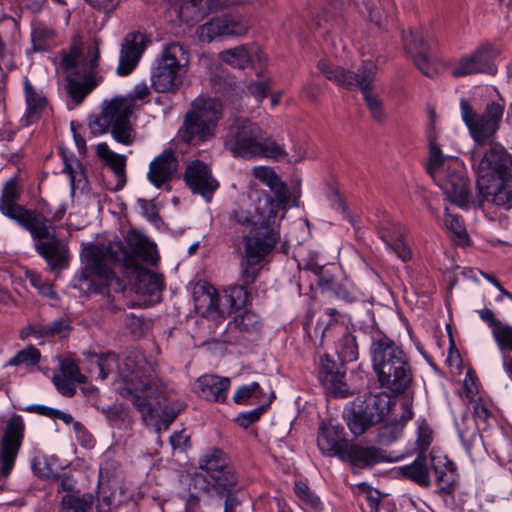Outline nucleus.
I'll use <instances>...</instances> for the list:
<instances>
[{"label":"nucleus","instance_id":"obj_1","mask_svg":"<svg viewBox=\"0 0 512 512\" xmlns=\"http://www.w3.org/2000/svg\"><path fill=\"white\" fill-rule=\"evenodd\" d=\"M120 377L118 393L131 401L146 424L159 418L167 429L183 410L182 404L168 401L158 380L145 363H136L131 357H127L120 368Z\"/></svg>","mask_w":512,"mask_h":512},{"label":"nucleus","instance_id":"obj_2","mask_svg":"<svg viewBox=\"0 0 512 512\" xmlns=\"http://www.w3.org/2000/svg\"><path fill=\"white\" fill-rule=\"evenodd\" d=\"M198 471L189 483V500L200 501V495L224 499V512H235L240 475L229 455L220 448H210L200 456Z\"/></svg>","mask_w":512,"mask_h":512},{"label":"nucleus","instance_id":"obj_3","mask_svg":"<svg viewBox=\"0 0 512 512\" xmlns=\"http://www.w3.org/2000/svg\"><path fill=\"white\" fill-rule=\"evenodd\" d=\"M370 357L378 382L392 396H413L414 373L410 356L374 323L369 328Z\"/></svg>","mask_w":512,"mask_h":512},{"label":"nucleus","instance_id":"obj_4","mask_svg":"<svg viewBox=\"0 0 512 512\" xmlns=\"http://www.w3.org/2000/svg\"><path fill=\"white\" fill-rule=\"evenodd\" d=\"M479 205L491 202L512 207V156L501 145L492 146L480 159L477 169Z\"/></svg>","mask_w":512,"mask_h":512},{"label":"nucleus","instance_id":"obj_5","mask_svg":"<svg viewBox=\"0 0 512 512\" xmlns=\"http://www.w3.org/2000/svg\"><path fill=\"white\" fill-rule=\"evenodd\" d=\"M100 52L98 47L88 48L83 46L81 37L75 36L66 51V94L69 96L72 106L81 105L103 81L99 74Z\"/></svg>","mask_w":512,"mask_h":512},{"label":"nucleus","instance_id":"obj_6","mask_svg":"<svg viewBox=\"0 0 512 512\" xmlns=\"http://www.w3.org/2000/svg\"><path fill=\"white\" fill-rule=\"evenodd\" d=\"M225 147L235 157L252 159L266 157L283 159L287 153L256 122L245 117H236L228 127Z\"/></svg>","mask_w":512,"mask_h":512},{"label":"nucleus","instance_id":"obj_7","mask_svg":"<svg viewBox=\"0 0 512 512\" xmlns=\"http://www.w3.org/2000/svg\"><path fill=\"white\" fill-rule=\"evenodd\" d=\"M317 67L325 77L347 90L360 89L371 117L378 123H383L386 114L383 104L377 95L371 93V85L375 79L376 66L371 61H363L357 71L334 66L325 60H320Z\"/></svg>","mask_w":512,"mask_h":512},{"label":"nucleus","instance_id":"obj_8","mask_svg":"<svg viewBox=\"0 0 512 512\" xmlns=\"http://www.w3.org/2000/svg\"><path fill=\"white\" fill-rule=\"evenodd\" d=\"M223 117V105L217 98H197L186 112L179 131L181 140L197 145L215 136L219 121Z\"/></svg>","mask_w":512,"mask_h":512},{"label":"nucleus","instance_id":"obj_9","mask_svg":"<svg viewBox=\"0 0 512 512\" xmlns=\"http://www.w3.org/2000/svg\"><path fill=\"white\" fill-rule=\"evenodd\" d=\"M87 273L73 280L72 286L83 293L103 294L113 276L111 265L118 262L119 253L111 245L92 244L83 251Z\"/></svg>","mask_w":512,"mask_h":512},{"label":"nucleus","instance_id":"obj_10","mask_svg":"<svg viewBox=\"0 0 512 512\" xmlns=\"http://www.w3.org/2000/svg\"><path fill=\"white\" fill-rule=\"evenodd\" d=\"M188 53L178 42L164 47L151 68V88L157 93L175 94L188 72Z\"/></svg>","mask_w":512,"mask_h":512},{"label":"nucleus","instance_id":"obj_11","mask_svg":"<svg viewBox=\"0 0 512 512\" xmlns=\"http://www.w3.org/2000/svg\"><path fill=\"white\" fill-rule=\"evenodd\" d=\"M390 409L391 399L386 392L365 393L345 405L342 417L350 432L358 437L380 424Z\"/></svg>","mask_w":512,"mask_h":512},{"label":"nucleus","instance_id":"obj_12","mask_svg":"<svg viewBox=\"0 0 512 512\" xmlns=\"http://www.w3.org/2000/svg\"><path fill=\"white\" fill-rule=\"evenodd\" d=\"M16 222L30 232L37 253L45 259L51 271L59 274L64 267V245L55 237L54 227L41 214L29 210Z\"/></svg>","mask_w":512,"mask_h":512},{"label":"nucleus","instance_id":"obj_13","mask_svg":"<svg viewBox=\"0 0 512 512\" xmlns=\"http://www.w3.org/2000/svg\"><path fill=\"white\" fill-rule=\"evenodd\" d=\"M133 110L125 100L115 97L111 101H103L102 111L99 115L89 119V126L93 133L103 134L111 128V135L115 141L123 145H131L134 141L133 128L130 116Z\"/></svg>","mask_w":512,"mask_h":512},{"label":"nucleus","instance_id":"obj_14","mask_svg":"<svg viewBox=\"0 0 512 512\" xmlns=\"http://www.w3.org/2000/svg\"><path fill=\"white\" fill-rule=\"evenodd\" d=\"M462 120L467 126L471 137L478 144H492L500 128L504 105L492 101L487 103L483 113H477L465 98L460 100Z\"/></svg>","mask_w":512,"mask_h":512},{"label":"nucleus","instance_id":"obj_15","mask_svg":"<svg viewBox=\"0 0 512 512\" xmlns=\"http://www.w3.org/2000/svg\"><path fill=\"white\" fill-rule=\"evenodd\" d=\"M499 55L500 51L493 44L482 43L471 53L460 57L453 66L451 74L455 78L475 74L495 76L498 72L495 60Z\"/></svg>","mask_w":512,"mask_h":512},{"label":"nucleus","instance_id":"obj_16","mask_svg":"<svg viewBox=\"0 0 512 512\" xmlns=\"http://www.w3.org/2000/svg\"><path fill=\"white\" fill-rule=\"evenodd\" d=\"M317 378L326 393L335 398H346L352 393L346 383V366L329 354H322L317 363Z\"/></svg>","mask_w":512,"mask_h":512},{"label":"nucleus","instance_id":"obj_17","mask_svg":"<svg viewBox=\"0 0 512 512\" xmlns=\"http://www.w3.org/2000/svg\"><path fill=\"white\" fill-rule=\"evenodd\" d=\"M338 459L348 463L353 474L361 470L372 469L377 464L392 461L385 450L353 440L346 444L345 450Z\"/></svg>","mask_w":512,"mask_h":512},{"label":"nucleus","instance_id":"obj_18","mask_svg":"<svg viewBox=\"0 0 512 512\" xmlns=\"http://www.w3.org/2000/svg\"><path fill=\"white\" fill-rule=\"evenodd\" d=\"M247 18L238 13H226L211 18L199 27V36L208 43L217 38L243 36L248 32Z\"/></svg>","mask_w":512,"mask_h":512},{"label":"nucleus","instance_id":"obj_19","mask_svg":"<svg viewBox=\"0 0 512 512\" xmlns=\"http://www.w3.org/2000/svg\"><path fill=\"white\" fill-rule=\"evenodd\" d=\"M25 425L22 417L12 416L0 439V472L8 476L15 464L18 452L24 439Z\"/></svg>","mask_w":512,"mask_h":512},{"label":"nucleus","instance_id":"obj_20","mask_svg":"<svg viewBox=\"0 0 512 512\" xmlns=\"http://www.w3.org/2000/svg\"><path fill=\"white\" fill-rule=\"evenodd\" d=\"M273 225L264 224L263 219H260L259 228L243 236L244 258L261 263L273 251L280 238L279 232L272 227Z\"/></svg>","mask_w":512,"mask_h":512},{"label":"nucleus","instance_id":"obj_21","mask_svg":"<svg viewBox=\"0 0 512 512\" xmlns=\"http://www.w3.org/2000/svg\"><path fill=\"white\" fill-rule=\"evenodd\" d=\"M401 37L404 48L408 54L413 58L416 67L428 77L435 74V69L429 59V52L431 50V39L425 35L423 30L409 29L401 31Z\"/></svg>","mask_w":512,"mask_h":512},{"label":"nucleus","instance_id":"obj_22","mask_svg":"<svg viewBox=\"0 0 512 512\" xmlns=\"http://www.w3.org/2000/svg\"><path fill=\"white\" fill-rule=\"evenodd\" d=\"M184 181L193 194L201 195L210 202L219 187L218 181L212 176L207 164L201 160L192 161L185 170Z\"/></svg>","mask_w":512,"mask_h":512},{"label":"nucleus","instance_id":"obj_23","mask_svg":"<svg viewBox=\"0 0 512 512\" xmlns=\"http://www.w3.org/2000/svg\"><path fill=\"white\" fill-rule=\"evenodd\" d=\"M345 428L333 421H323L318 428L317 446L322 455L339 458L349 443Z\"/></svg>","mask_w":512,"mask_h":512},{"label":"nucleus","instance_id":"obj_24","mask_svg":"<svg viewBox=\"0 0 512 512\" xmlns=\"http://www.w3.org/2000/svg\"><path fill=\"white\" fill-rule=\"evenodd\" d=\"M147 41V37L141 32H130L125 36L116 70L118 75L127 76L136 68Z\"/></svg>","mask_w":512,"mask_h":512},{"label":"nucleus","instance_id":"obj_25","mask_svg":"<svg viewBox=\"0 0 512 512\" xmlns=\"http://www.w3.org/2000/svg\"><path fill=\"white\" fill-rule=\"evenodd\" d=\"M178 166L179 162L173 150L166 149L151 161L147 178L156 188L160 189L166 184L165 189L170 191L169 182L177 172Z\"/></svg>","mask_w":512,"mask_h":512},{"label":"nucleus","instance_id":"obj_26","mask_svg":"<svg viewBox=\"0 0 512 512\" xmlns=\"http://www.w3.org/2000/svg\"><path fill=\"white\" fill-rule=\"evenodd\" d=\"M439 186L451 203L461 208L468 206L471 192L469 180L463 171L448 169L440 179Z\"/></svg>","mask_w":512,"mask_h":512},{"label":"nucleus","instance_id":"obj_27","mask_svg":"<svg viewBox=\"0 0 512 512\" xmlns=\"http://www.w3.org/2000/svg\"><path fill=\"white\" fill-rule=\"evenodd\" d=\"M119 251L124 257L125 266L127 268H133L136 272L135 278V289L136 292L141 294L154 295L157 292H160L163 289V279L162 277L150 271L149 269L140 265L136 259L130 257L123 249L122 245H118Z\"/></svg>","mask_w":512,"mask_h":512},{"label":"nucleus","instance_id":"obj_28","mask_svg":"<svg viewBox=\"0 0 512 512\" xmlns=\"http://www.w3.org/2000/svg\"><path fill=\"white\" fill-rule=\"evenodd\" d=\"M432 469L436 476L438 486L437 494L440 496H452L456 489V466L448 457H434L431 455Z\"/></svg>","mask_w":512,"mask_h":512},{"label":"nucleus","instance_id":"obj_29","mask_svg":"<svg viewBox=\"0 0 512 512\" xmlns=\"http://www.w3.org/2000/svg\"><path fill=\"white\" fill-rule=\"evenodd\" d=\"M404 232V227L394 222L382 224L378 228L379 238L385 243L387 248L393 251L402 261L406 262L411 259L412 252L403 239Z\"/></svg>","mask_w":512,"mask_h":512},{"label":"nucleus","instance_id":"obj_30","mask_svg":"<svg viewBox=\"0 0 512 512\" xmlns=\"http://www.w3.org/2000/svg\"><path fill=\"white\" fill-rule=\"evenodd\" d=\"M26 110L20 119L22 126H29L38 120L47 105V97L43 91L34 86L28 77L23 79Z\"/></svg>","mask_w":512,"mask_h":512},{"label":"nucleus","instance_id":"obj_31","mask_svg":"<svg viewBox=\"0 0 512 512\" xmlns=\"http://www.w3.org/2000/svg\"><path fill=\"white\" fill-rule=\"evenodd\" d=\"M198 393L203 399L224 403L230 388V379L217 375H203L198 378Z\"/></svg>","mask_w":512,"mask_h":512},{"label":"nucleus","instance_id":"obj_32","mask_svg":"<svg viewBox=\"0 0 512 512\" xmlns=\"http://www.w3.org/2000/svg\"><path fill=\"white\" fill-rule=\"evenodd\" d=\"M413 396L405 397L403 402L401 403V410L402 413L400 415L399 420H393L383 426L379 429V441L383 445L391 444L392 442L396 441L402 431L405 425L408 421H410L413 416Z\"/></svg>","mask_w":512,"mask_h":512},{"label":"nucleus","instance_id":"obj_33","mask_svg":"<svg viewBox=\"0 0 512 512\" xmlns=\"http://www.w3.org/2000/svg\"><path fill=\"white\" fill-rule=\"evenodd\" d=\"M228 328L235 330L245 339H255L262 333L263 322L259 314L245 309L229 321Z\"/></svg>","mask_w":512,"mask_h":512},{"label":"nucleus","instance_id":"obj_34","mask_svg":"<svg viewBox=\"0 0 512 512\" xmlns=\"http://www.w3.org/2000/svg\"><path fill=\"white\" fill-rule=\"evenodd\" d=\"M96 154L116 176V185L113 191L122 190L126 184V156L113 152L105 142L97 145Z\"/></svg>","mask_w":512,"mask_h":512},{"label":"nucleus","instance_id":"obj_35","mask_svg":"<svg viewBox=\"0 0 512 512\" xmlns=\"http://www.w3.org/2000/svg\"><path fill=\"white\" fill-rule=\"evenodd\" d=\"M273 192L275 199L268 193L263 194L260 219H263L264 224H275L279 210L286 211L288 208L290 193L286 185H280L279 188Z\"/></svg>","mask_w":512,"mask_h":512},{"label":"nucleus","instance_id":"obj_36","mask_svg":"<svg viewBox=\"0 0 512 512\" xmlns=\"http://www.w3.org/2000/svg\"><path fill=\"white\" fill-rule=\"evenodd\" d=\"M193 300L197 310L205 308L201 313L203 315H223L220 309V297L217 290L207 282L198 284L193 291Z\"/></svg>","mask_w":512,"mask_h":512},{"label":"nucleus","instance_id":"obj_37","mask_svg":"<svg viewBox=\"0 0 512 512\" xmlns=\"http://www.w3.org/2000/svg\"><path fill=\"white\" fill-rule=\"evenodd\" d=\"M221 60L234 68L245 69L254 65L255 59L261 60V51L257 48L249 49L240 45L221 52Z\"/></svg>","mask_w":512,"mask_h":512},{"label":"nucleus","instance_id":"obj_38","mask_svg":"<svg viewBox=\"0 0 512 512\" xmlns=\"http://www.w3.org/2000/svg\"><path fill=\"white\" fill-rule=\"evenodd\" d=\"M398 471L401 477L420 487L428 488L431 485L427 456L417 455L412 463L399 467Z\"/></svg>","mask_w":512,"mask_h":512},{"label":"nucleus","instance_id":"obj_39","mask_svg":"<svg viewBox=\"0 0 512 512\" xmlns=\"http://www.w3.org/2000/svg\"><path fill=\"white\" fill-rule=\"evenodd\" d=\"M19 197L17 185L15 181L10 180L7 182L2 190L0 198V211L6 217L17 220L27 211L24 207L16 203Z\"/></svg>","mask_w":512,"mask_h":512},{"label":"nucleus","instance_id":"obj_40","mask_svg":"<svg viewBox=\"0 0 512 512\" xmlns=\"http://www.w3.org/2000/svg\"><path fill=\"white\" fill-rule=\"evenodd\" d=\"M224 292V298L229 304V313L237 312L251 303L250 288L241 283L230 285Z\"/></svg>","mask_w":512,"mask_h":512},{"label":"nucleus","instance_id":"obj_41","mask_svg":"<svg viewBox=\"0 0 512 512\" xmlns=\"http://www.w3.org/2000/svg\"><path fill=\"white\" fill-rule=\"evenodd\" d=\"M342 329L344 332L338 339L336 347L337 358L344 363L356 361L359 354L356 336L347 327H342Z\"/></svg>","mask_w":512,"mask_h":512},{"label":"nucleus","instance_id":"obj_42","mask_svg":"<svg viewBox=\"0 0 512 512\" xmlns=\"http://www.w3.org/2000/svg\"><path fill=\"white\" fill-rule=\"evenodd\" d=\"M242 0H184V6L195 9V18H203L210 12L238 5Z\"/></svg>","mask_w":512,"mask_h":512},{"label":"nucleus","instance_id":"obj_43","mask_svg":"<svg viewBox=\"0 0 512 512\" xmlns=\"http://www.w3.org/2000/svg\"><path fill=\"white\" fill-rule=\"evenodd\" d=\"M68 480L69 477L66 475V510H72V512H92L93 495L91 493L74 495L73 487Z\"/></svg>","mask_w":512,"mask_h":512},{"label":"nucleus","instance_id":"obj_44","mask_svg":"<svg viewBox=\"0 0 512 512\" xmlns=\"http://www.w3.org/2000/svg\"><path fill=\"white\" fill-rule=\"evenodd\" d=\"M31 41L34 51H44L56 45L57 35L53 28L41 24L33 28Z\"/></svg>","mask_w":512,"mask_h":512},{"label":"nucleus","instance_id":"obj_45","mask_svg":"<svg viewBox=\"0 0 512 512\" xmlns=\"http://www.w3.org/2000/svg\"><path fill=\"white\" fill-rule=\"evenodd\" d=\"M427 140L429 148V160L426 165V171L430 176L434 178L436 174L442 169L445 157L437 143L434 132H428Z\"/></svg>","mask_w":512,"mask_h":512},{"label":"nucleus","instance_id":"obj_46","mask_svg":"<svg viewBox=\"0 0 512 512\" xmlns=\"http://www.w3.org/2000/svg\"><path fill=\"white\" fill-rule=\"evenodd\" d=\"M42 463L38 461L34 464L35 470H38L41 477L56 479L58 492L64 491V478H61L62 467L56 458H45L43 461V468L39 466Z\"/></svg>","mask_w":512,"mask_h":512},{"label":"nucleus","instance_id":"obj_47","mask_svg":"<svg viewBox=\"0 0 512 512\" xmlns=\"http://www.w3.org/2000/svg\"><path fill=\"white\" fill-rule=\"evenodd\" d=\"M275 398V394L272 391L267 402L259 405L253 410L241 412L236 417L235 421L237 424L245 429L256 423L260 417L270 408V405Z\"/></svg>","mask_w":512,"mask_h":512},{"label":"nucleus","instance_id":"obj_48","mask_svg":"<svg viewBox=\"0 0 512 512\" xmlns=\"http://www.w3.org/2000/svg\"><path fill=\"white\" fill-rule=\"evenodd\" d=\"M492 336L501 352L502 358L504 356H511L509 353L512 351V326L502 323L497 329L492 330Z\"/></svg>","mask_w":512,"mask_h":512},{"label":"nucleus","instance_id":"obj_49","mask_svg":"<svg viewBox=\"0 0 512 512\" xmlns=\"http://www.w3.org/2000/svg\"><path fill=\"white\" fill-rule=\"evenodd\" d=\"M432 434L433 431L425 420H422L420 423H418L417 438L415 442V449L418 452L417 455L427 456L426 452L433 440Z\"/></svg>","mask_w":512,"mask_h":512},{"label":"nucleus","instance_id":"obj_50","mask_svg":"<svg viewBox=\"0 0 512 512\" xmlns=\"http://www.w3.org/2000/svg\"><path fill=\"white\" fill-rule=\"evenodd\" d=\"M260 263L252 262L247 258H243L240 263V281L241 284L251 289V286L258 278L261 267Z\"/></svg>","mask_w":512,"mask_h":512},{"label":"nucleus","instance_id":"obj_51","mask_svg":"<svg viewBox=\"0 0 512 512\" xmlns=\"http://www.w3.org/2000/svg\"><path fill=\"white\" fill-rule=\"evenodd\" d=\"M40 360V351L34 347L30 346L26 349H23L16 353L12 358L9 359L7 365L8 366H19L26 365L31 366L35 365Z\"/></svg>","mask_w":512,"mask_h":512},{"label":"nucleus","instance_id":"obj_52","mask_svg":"<svg viewBox=\"0 0 512 512\" xmlns=\"http://www.w3.org/2000/svg\"><path fill=\"white\" fill-rule=\"evenodd\" d=\"M256 210H257L256 217H252L249 212L244 211L242 209L234 210L230 214V220L236 224L250 228V233H252L255 231V228H259V226H260L261 206L259 205L256 208Z\"/></svg>","mask_w":512,"mask_h":512},{"label":"nucleus","instance_id":"obj_53","mask_svg":"<svg viewBox=\"0 0 512 512\" xmlns=\"http://www.w3.org/2000/svg\"><path fill=\"white\" fill-rule=\"evenodd\" d=\"M265 395L263 389L258 382H252L248 385L240 386L233 396V401L236 404H244L249 398H260Z\"/></svg>","mask_w":512,"mask_h":512},{"label":"nucleus","instance_id":"obj_54","mask_svg":"<svg viewBox=\"0 0 512 512\" xmlns=\"http://www.w3.org/2000/svg\"><path fill=\"white\" fill-rule=\"evenodd\" d=\"M335 297L346 303L359 301L358 293L348 281H337L330 290Z\"/></svg>","mask_w":512,"mask_h":512},{"label":"nucleus","instance_id":"obj_55","mask_svg":"<svg viewBox=\"0 0 512 512\" xmlns=\"http://www.w3.org/2000/svg\"><path fill=\"white\" fill-rule=\"evenodd\" d=\"M444 223L447 229L453 232L459 239H469L468 233L464 227L463 218L460 215L449 213V209L445 208Z\"/></svg>","mask_w":512,"mask_h":512},{"label":"nucleus","instance_id":"obj_56","mask_svg":"<svg viewBox=\"0 0 512 512\" xmlns=\"http://www.w3.org/2000/svg\"><path fill=\"white\" fill-rule=\"evenodd\" d=\"M270 91V86L266 81H251L246 87V93L255 98L260 103Z\"/></svg>","mask_w":512,"mask_h":512},{"label":"nucleus","instance_id":"obj_57","mask_svg":"<svg viewBox=\"0 0 512 512\" xmlns=\"http://www.w3.org/2000/svg\"><path fill=\"white\" fill-rule=\"evenodd\" d=\"M24 410L27 412L36 413L38 415L48 417L50 419H60L64 421V411L54 409L45 405L32 404L27 406Z\"/></svg>","mask_w":512,"mask_h":512},{"label":"nucleus","instance_id":"obj_58","mask_svg":"<svg viewBox=\"0 0 512 512\" xmlns=\"http://www.w3.org/2000/svg\"><path fill=\"white\" fill-rule=\"evenodd\" d=\"M325 313L329 316V321L326 324L318 321L315 326V331H321V340H323L324 336L337 324V317L343 316L336 308H327Z\"/></svg>","mask_w":512,"mask_h":512},{"label":"nucleus","instance_id":"obj_59","mask_svg":"<svg viewBox=\"0 0 512 512\" xmlns=\"http://www.w3.org/2000/svg\"><path fill=\"white\" fill-rule=\"evenodd\" d=\"M68 366V380L76 381L78 384H85L87 377L81 373L79 366L72 354L66 353V367Z\"/></svg>","mask_w":512,"mask_h":512},{"label":"nucleus","instance_id":"obj_60","mask_svg":"<svg viewBox=\"0 0 512 512\" xmlns=\"http://www.w3.org/2000/svg\"><path fill=\"white\" fill-rule=\"evenodd\" d=\"M73 428L79 444L85 448H92L94 439L88 430L80 422H73Z\"/></svg>","mask_w":512,"mask_h":512},{"label":"nucleus","instance_id":"obj_61","mask_svg":"<svg viewBox=\"0 0 512 512\" xmlns=\"http://www.w3.org/2000/svg\"><path fill=\"white\" fill-rule=\"evenodd\" d=\"M170 444L175 450L185 451L191 447L190 436L186 434L185 430L175 431L170 436Z\"/></svg>","mask_w":512,"mask_h":512},{"label":"nucleus","instance_id":"obj_62","mask_svg":"<svg viewBox=\"0 0 512 512\" xmlns=\"http://www.w3.org/2000/svg\"><path fill=\"white\" fill-rule=\"evenodd\" d=\"M138 205L142 210L143 215L153 223L160 220L159 212L153 201H147L146 199L139 198Z\"/></svg>","mask_w":512,"mask_h":512},{"label":"nucleus","instance_id":"obj_63","mask_svg":"<svg viewBox=\"0 0 512 512\" xmlns=\"http://www.w3.org/2000/svg\"><path fill=\"white\" fill-rule=\"evenodd\" d=\"M29 336L35 338H49L46 324H34L25 327L21 331L20 337L22 340H25Z\"/></svg>","mask_w":512,"mask_h":512},{"label":"nucleus","instance_id":"obj_64","mask_svg":"<svg viewBox=\"0 0 512 512\" xmlns=\"http://www.w3.org/2000/svg\"><path fill=\"white\" fill-rule=\"evenodd\" d=\"M366 8L369 13L370 21L375 23L379 28H383L388 19L387 13H385V11L382 8L374 5L371 6L369 4H366Z\"/></svg>","mask_w":512,"mask_h":512}]
</instances>
